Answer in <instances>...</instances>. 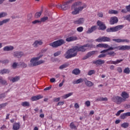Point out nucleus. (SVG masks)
Listing matches in <instances>:
<instances>
[{"label":"nucleus","mask_w":130,"mask_h":130,"mask_svg":"<svg viewBox=\"0 0 130 130\" xmlns=\"http://www.w3.org/2000/svg\"><path fill=\"white\" fill-rule=\"evenodd\" d=\"M73 94V93L72 92H71V93H69L68 94H67L66 95H64L63 96V98L64 99H66L67 98H68L69 97L71 96V95H72Z\"/></svg>","instance_id":"nucleus-41"},{"label":"nucleus","mask_w":130,"mask_h":130,"mask_svg":"<svg viewBox=\"0 0 130 130\" xmlns=\"http://www.w3.org/2000/svg\"><path fill=\"white\" fill-rule=\"evenodd\" d=\"M60 100V98H55L53 101H54V102H57L59 101Z\"/></svg>","instance_id":"nucleus-62"},{"label":"nucleus","mask_w":130,"mask_h":130,"mask_svg":"<svg viewBox=\"0 0 130 130\" xmlns=\"http://www.w3.org/2000/svg\"><path fill=\"white\" fill-rule=\"evenodd\" d=\"M83 82H84V78L83 79V78H79V79H77V80H74L73 81V84H78L81 83H82Z\"/></svg>","instance_id":"nucleus-24"},{"label":"nucleus","mask_w":130,"mask_h":130,"mask_svg":"<svg viewBox=\"0 0 130 130\" xmlns=\"http://www.w3.org/2000/svg\"><path fill=\"white\" fill-rule=\"evenodd\" d=\"M83 29H84L83 27L79 26V27H77V31H78L79 32H81L83 31Z\"/></svg>","instance_id":"nucleus-43"},{"label":"nucleus","mask_w":130,"mask_h":130,"mask_svg":"<svg viewBox=\"0 0 130 130\" xmlns=\"http://www.w3.org/2000/svg\"><path fill=\"white\" fill-rule=\"evenodd\" d=\"M117 71H118L119 73H122V68H121V67H118V69H117Z\"/></svg>","instance_id":"nucleus-61"},{"label":"nucleus","mask_w":130,"mask_h":130,"mask_svg":"<svg viewBox=\"0 0 130 130\" xmlns=\"http://www.w3.org/2000/svg\"><path fill=\"white\" fill-rule=\"evenodd\" d=\"M77 40H78V37L76 36H71V37H68L66 39V41L67 42H74Z\"/></svg>","instance_id":"nucleus-16"},{"label":"nucleus","mask_w":130,"mask_h":130,"mask_svg":"<svg viewBox=\"0 0 130 130\" xmlns=\"http://www.w3.org/2000/svg\"><path fill=\"white\" fill-rule=\"evenodd\" d=\"M10 71L8 69H3L2 70H0V74L3 75L5 74L9 73Z\"/></svg>","instance_id":"nucleus-32"},{"label":"nucleus","mask_w":130,"mask_h":130,"mask_svg":"<svg viewBox=\"0 0 130 130\" xmlns=\"http://www.w3.org/2000/svg\"><path fill=\"white\" fill-rule=\"evenodd\" d=\"M104 43L99 44L96 45V47L98 48H103Z\"/></svg>","instance_id":"nucleus-55"},{"label":"nucleus","mask_w":130,"mask_h":130,"mask_svg":"<svg viewBox=\"0 0 130 130\" xmlns=\"http://www.w3.org/2000/svg\"><path fill=\"white\" fill-rule=\"evenodd\" d=\"M98 16L99 17L103 18V14L102 12H100L98 14Z\"/></svg>","instance_id":"nucleus-57"},{"label":"nucleus","mask_w":130,"mask_h":130,"mask_svg":"<svg viewBox=\"0 0 130 130\" xmlns=\"http://www.w3.org/2000/svg\"><path fill=\"white\" fill-rule=\"evenodd\" d=\"M112 101L117 104H121V103L123 102V99L118 96H115L112 99Z\"/></svg>","instance_id":"nucleus-9"},{"label":"nucleus","mask_w":130,"mask_h":130,"mask_svg":"<svg viewBox=\"0 0 130 130\" xmlns=\"http://www.w3.org/2000/svg\"><path fill=\"white\" fill-rule=\"evenodd\" d=\"M111 47L109 45H108V44H106V43H103V48L107 49V48H110Z\"/></svg>","instance_id":"nucleus-46"},{"label":"nucleus","mask_w":130,"mask_h":130,"mask_svg":"<svg viewBox=\"0 0 130 130\" xmlns=\"http://www.w3.org/2000/svg\"><path fill=\"white\" fill-rule=\"evenodd\" d=\"M7 105H8L7 103L2 104L0 105V109H3L4 108H5Z\"/></svg>","instance_id":"nucleus-47"},{"label":"nucleus","mask_w":130,"mask_h":130,"mask_svg":"<svg viewBox=\"0 0 130 130\" xmlns=\"http://www.w3.org/2000/svg\"><path fill=\"white\" fill-rule=\"evenodd\" d=\"M126 116H130V112H127L122 114L120 116V118L122 119H124Z\"/></svg>","instance_id":"nucleus-30"},{"label":"nucleus","mask_w":130,"mask_h":130,"mask_svg":"<svg viewBox=\"0 0 130 130\" xmlns=\"http://www.w3.org/2000/svg\"><path fill=\"white\" fill-rule=\"evenodd\" d=\"M123 73L126 74H130V69L128 68V67H127L125 69H124Z\"/></svg>","instance_id":"nucleus-40"},{"label":"nucleus","mask_w":130,"mask_h":130,"mask_svg":"<svg viewBox=\"0 0 130 130\" xmlns=\"http://www.w3.org/2000/svg\"><path fill=\"white\" fill-rule=\"evenodd\" d=\"M111 39L108 37H99V38L95 40V41L99 43L101 42H110Z\"/></svg>","instance_id":"nucleus-8"},{"label":"nucleus","mask_w":130,"mask_h":130,"mask_svg":"<svg viewBox=\"0 0 130 130\" xmlns=\"http://www.w3.org/2000/svg\"><path fill=\"white\" fill-rule=\"evenodd\" d=\"M130 50V45H122L118 46H111L107 49H104L101 51V53H106L110 50Z\"/></svg>","instance_id":"nucleus-3"},{"label":"nucleus","mask_w":130,"mask_h":130,"mask_svg":"<svg viewBox=\"0 0 130 130\" xmlns=\"http://www.w3.org/2000/svg\"><path fill=\"white\" fill-rule=\"evenodd\" d=\"M48 17L47 16H44L41 18V22H45L46 21L48 20Z\"/></svg>","instance_id":"nucleus-39"},{"label":"nucleus","mask_w":130,"mask_h":130,"mask_svg":"<svg viewBox=\"0 0 130 130\" xmlns=\"http://www.w3.org/2000/svg\"><path fill=\"white\" fill-rule=\"evenodd\" d=\"M93 45L89 43L84 44L82 46H76L73 48L67 50L66 54H64L66 59H70L72 57H74L77 56L78 52H84L86 51L87 48H93Z\"/></svg>","instance_id":"nucleus-1"},{"label":"nucleus","mask_w":130,"mask_h":130,"mask_svg":"<svg viewBox=\"0 0 130 130\" xmlns=\"http://www.w3.org/2000/svg\"><path fill=\"white\" fill-rule=\"evenodd\" d=\"M61 53V51H58L54 53V56L56 57L59 56Z\"/></svg>","instance_id":"nucleus-45"},{"label":"nucleus","mask_w":130,"mask_h":130,"mask_svg":"<svg viewBox=\"0 0 130 130\" xmlns=\"http://www.w3.org/2000/svg\"><path fill=\"white\" fill-rule=\"evenodd\" d=\"M125 18L126 19V20L130 22V14L126 15Z\"/></svg>","instance_id":"nucleus-58"},{"label":"nucleus","mask_w":130,"mask_h":130,"mask_svg":"<svg viewBox=\"0 0 130 130\" xmlns=\"http://www.w3.org/2000/svg\"><path fill=\"white\" fill-rule=\"evenodd\" d=\"M6 97L5 94L4 93L0 94V99H4Z\"/></svg>","instance_id":"nucleus-60"},{"label":"nucleus","mask_w":130,"mask_h":130,"mask_svg":"<svg viewBox=\"0 0 130 130\" xmlns=\"http://www.w3.org/2000/svg\"><path fill=\"white\" fill-rule=\"evenodd\" d=\"M33 24H36L37 23H41V21L39 20H35L32 22Z\"/></svg>","instance_id":"nucleus-48"},{"label":"nucleus","mask_w":130,"mask_h":130,"mask_svg":"<svg viewBox=\"0 0 130 130\" xmlns=\"http://www.w3.org/2000/svg\"><path fill=\"white\" fill-rule=\"evenodd\" d=\"M121 126L124 128H127L129 126V123L127 122H124L121 125Z\"/></svg>","instance_id":"nucleus-37"},{"label":"nucleus","mask_w":130,"mask_h":130,"mask_svg":"<svg viewBox=\"0 0 130 130\" xmlns=\"http://www.w3.org/2000/svg\"><path fill=\"white\" fill-rule=\"evenodd\" d=\"M43 44L42 40H36L32 44L35 48H37L39 46H41Z\"/></svg>","instance_id":"nucleus-15"},{"label":"nucleus","mask_w":130,"mask_h":130,"mask_svg":"<svg viewBox=\"0 0 130 130\" xmlns=\"http://www.w3.org/2000/svg\"><path fill=\"white\" fill-rule=\"evenodd\" d=\"M69 64L66 63L65 64H63V65H61L60 66H59V69L63 70V69L67 68Z\"/></svg>","instance_id":"nucleus-36"},{"label":"nucleus","mask_w":130,"mask_h":130,"mask_svg":"<svg viewBox=\"0 0 130 130\" xmlns=\"http://www.w3.org/2000/svg\"><path fill=\"white\" fill-rule=\"evenodd\" d=\"M17 65H18V63H15V62L13 63V64L12 65L13 68V69H16V68L17 67Z\"/></svg>","instance_id":"nucleus-59"},{"label":"nucleus","mask_w":130,"mask_h":130,"mask_svg":"<svg viewBox=\"0 0 130 130\" xmlns=\"http://www.w3.org/2000/svg\"><path fill=\"white\" fill-rule=\"evenodd\" d=\"M113 41H114L116 43H129L130 41L128 39H113Z\"/></svg>","instance_id":"nucleus-11"},{"label":"nucleus","mask_w":130,"mask_h":130,"mask_svg":"<svg viewBox=\"0 0 130 130\" xmlns=\"http://www.w3.org/2000/svg\"><path fill=\"white\" fill-rule=\"evenodd\" d=\"M43 98V96H41V95H37V96H32L30 100L32 102H34V101H38L40 99H41Z\"/></svg>","instance_id":"nucleus-21"},{"label":"nucleus","mask_w":130,"mask_h":130,"mask_svg":"<svg viewBox=\"0 0 130 130\" xmlns=\"http://www.w3.org/2000/svg\"><path fill=\"white\" fill-rule=\"evenodd\" d=\"M85 105L88 107L90 106V101H88L85 102Z\"/></svg>","instance_id":"nucleus-56"},{"label":"nucleus","mask_w":130,"mask_h":130,"mask_svg":"<svg viewBox=\"0 0 130 130\" xmlns=\"http://www.w3.org/2000/svg\"><path fill=\"white\" fill-rule=\"evenodd\" d=\"M42 14V12H37L36 13L35 15V17L36 18H40V17L41 16Z\"/></svg>","instance_id":"nucleus-38"},{"label":"nucleus","mask_w":130,"mask_h":130,"mask_svg":"<svg viewBox=\"0 0 130 130\" xmlns=\"http://www.w3.org/2000/svg\"><path fill=\"white\" fill-rule=\"evenodd\" d=\"M2 21L4 23V24H5V23H7L8 22H9L10 19L9 18L5 19L3 20Z\"/></svg>","instance_id":"nucleus-53"},{"label":"nucleus","mask_w":130,"mask_h":130,"mask_svg":"<svg viewBox=\"0 0 130 130\" xmlns=\"http://www.w3.org/2000/svg\"><path fill=\"white\" fill-rule=\"evenodd\" d=\"M64 103V102H59L57 104V106H61V105H63Z\"/></svg>","instance_id":"nucleus-63"},{"label":"nucleus","mask_w":130,"mask_h":130,"mask_svg":"<svg viewBox=\"0 0 130 130\" xmlns=\"http://www.w3.org/2000/svg\"><path fill=\"white\" fill-rule=\"evenodd\" d=\"M43 56V54L40 55L39 56L36 57H33L30 60V63L29 64V67H33L38 66L45 62L44 60H40V61H37L39 60Z\"/></svg>","instance_id":"nucleus-4"},{"label":"nucleus","mask_w":130,"mask_h":130,"mask_svg":"<svg viewBox=\"0 0 130 130\" xmlns=\"http://www.w3.org/2000/svg\"><path fill=\"white\" fill-rule=\"evenodd\" d=\"M20 80V76H15V77H13L12 79L10 80L13 83L17 82Z\"/></svg>","instance_id":"nucleus-29"},{"label":"nucleus","mask_w":130,"mask_h":130,"mask_svg":"<svg viewBox=\"0 0 130 130\" xmlns=\"http://www.w3.org/2000/svg\"><path fill=\"white\" fill-rule=\"evenodd\" d=\"M107 56L109 55L110 57H114L116 55V53L114 51H108L106 53Z\"/></svg>","instance_id":"nucleus-28"},{"label":"nucleus","mask_w":130,"mask_h":130,"mask_svg":"<svg viewBox=\"0 0 130 130\" xmlns=\"http://www.w3.org/2000/svg\"><path fill=\"white\" fill-rule=\"evenodd\" d=\"M85 85L88 87H92L93 85V82L87 80V78H84V81Z\"/></svg>","instance_id":"nucleus-23"},{"label":"nucleus","mask_w":130,"mask_h":130,"mask_svg":"<svg viewBox=\"0 0 130 130\" xmlns=\"http://www.w3.org/2000/svg\"><path fill=\"white\" fill-rule=\"evenodd\" d=\"M118 21V18L116 16H114L111 18L110 23L111 25H113L114 24L117 23Z\"/></svg>","instance_id":"nucleus-17"},{"label":"nucleus","mask_w":130,"mask_h":130,"mask_svg":"<svg viewBox=\"0 0 130 130\" xmlns=\"http://www.w3.org/2000/svg\"><path fill=\"white\" fill-rule=\"evenodd\" d=\"M84 18H80L78 20H76L74 21V23L75 24H82L84 23Z\"/></svg>","instance_id":"nucleus-18"},{"label":"nucleus","mask_w":130,"mask_h":130,"mask_svg":"<svg viewBox=\"0 0 130 130\" xmlns=\"http://www.w3.org/2000/svg\"><path fill=\"white\" fill-rule=\"evenodd\" d=\"M13 55L15 57L20 58L23 56V52L22 51H15Z\"/></svg>","instance_id":"nucleus-12"},{"label":"nucleus","mask_w":130,"mask_h":130,"mask_svg":"<svg viewBox=\"0 0 130 130\" xmlns=\"http://www.w3.org/2000/svg\"><path fill=\"white\" fill-rule=\"evenodd\" d=\"M20 127L19 123H15L13 125V130H18Z\"/></svg>","instance_id":"nucleus-25"},{"label":"nucleus","mask_w":130,"mask_h":130,"mask_svg":"<svg viewBox=\"0 0 130 130\" xmlns=\"http://www.w3.org/2000/svg\"><path fill=\"white\" fill-rule=\"evenodd\" d=\"M0 83L2 85H7V84L6 80H5V79H3L2 77H0Z\"/></svg>","instance_id":"nucleus-35"},{"label":"nucleus","mask_w":130,"mask_h":130,"mask_svg":"<svg viewBox=\"0 0 130 130\" xmlns=\"http://www.w3.org/2000/svg\"><path fill=\"white\" fill-rule=\"evenodd\" d=\"M32 14H31V13L29 14L28 15V16H27V20H28V21H30L31 19V18H32Z\"/></svg>","instance_id":"nucleus-51"},{"label":"nucleus","mask_w":130,"mask_h":130,"mask_svg":"<svg viewBox=\"0 0 130 130\" xmlns=\"http://www.w3.org/2000/svg\"><path fill=\"white\" fill-rule=\"evenodd\" d=\"M66 43L63 39H59L49 44V45L53 48H56Z\"/></svg>","instance_id":"nucleus-6"},{"label":"nucleus","mask_w":130,"mask_h":130,"mask_svg":"<svg viewBox=\"0 0 130 130\" xmlns=\"http://www.w3.org/2000/svg\"><path fill=\"white\" fill-rule=\"evenodd\" d=\"M97 28L96 25L92 26L91 28H88V30L86 31L87 34H90L94 31Z\"/></svg>","instance_id":"nucleus-19"},{"label":"nucleus","mask_w":130,"mask_h":130,"mask_svg":"<svg viewBox=\"0 0 130 130\" xmlns=\"http://www.w3.org/2000/svg\"><path fill=\"white\" fill-rule=\"evenodd\" d=\"M126 9H122L121 12L124 14L126 13L127 12H130V4L126 6Z\"/></svg>","instance_id":"nucleus-26"},{"label":"nucleus","mask_w":130,"mask_h":130,"mask_svg":"<svg viewBox=\"0 0 130 130\" xmlns=\"http://www.w3.org/2000/svg\"><path fill=\"white\" fill-rule=\"evenodd\" d=\"M107 53H102L101 54H100L98 56V58H103V57H105L107 56Z\"/></svg>","instance_id":"nucleus-44"},{"label":"nucleus","mask_w":130,"mask_h":130,"mask_svg":"<svg viewBox=\"0 0 130 130\" xmlns=\"http://www.w3.org/2000/svg\"><path fill=\"white\" fill-rule=\"evenodd\" d=\"M121 96L124 102L126 101V99L129 98V94L126 92V91H122Z\"/></svg>","instance_id":"nucleus-14"},{"label":"nucleus","mask_w":130,"mask_h":130,"mask_svg":"<svg viewBox=\"0 0 130 130\" xmlns=\"http://www.w3.org/2000/svg\"><path fill=\"white\" fill-rule=\"evenodd\" d=\"M70 127L72 129H75V130H77V127L75 125L74 122H72L70 125Z\"/></svg>","instance_id":"nucleus-33"},{"label":"nucleus","mask_w":130,"mask_h":130,"mask_svg":"<svg viewBox=\"0 0 130 130\" xmlns=\"http://www.w3.org/2000/svg\"><path fill=\"white\" fill-rule=\"evenodd\" d=\"M97 24L99 26L100 30H105L107 28L105 24H104L103 22H102L100 20H98L97 21Z\"/></svg>","instance_id":"nucleus-10"},{"label":"nucleus","mask_w":130,"mask_h":130,"mask_svg":"<svg viewBox=\"0 0 130 130\" xmlns=\"http://www.w3.org/2000/svg\"><path fill=\"white\" fill-rule=\"evenodd\" d=\"M81 71L79 68H75V69H74L72 71V74L75 75H78L80 74Z\"/></svg>","instance_id":"nucleus-27"},{"label":"nucleus","mask_w":130,"mask_h":130,"mask_svg":"<svg viewBox=\"0 0 130 130\" xmlns=\"http://www.w3.org/2000/svg\"><path fill=\"white\" fill-rule=\"evenodd\" d=\"M93 63L94 64L98 65H102L105 63L104 60H101L99 59V60H96V61H93Z\"/></svg>","instance_id":"nucleus-20"},{"label":"nucleus","mask_w":130,"mask_h":130,"mask_svg":"<svg viewBox=\"0 0 130 130\" xmlns=\"http://www.w3.org/2000/svg\"><path fill=\"white\" fill-rule=\"evenodd\" d=\"M73 1L74 0H70L67 2H63L62 5L61 4L57 5L56 7L59 9H62L63 11H66L70 7V4H71Z\"/></svg>","instance_id":"nucleus-5"},{"label":"nucleus","mask_w":130,"mask_h":130,"mask_svg":"<svg viewBox=\"0 0 130 130\" xmlns=\"http://www.w3.org/2000/svg\"><path fill=\"white\" fill-rule=\"evenodd\" d=\"M81 5L82 3L80 2H76L72 5V9H74V11L72 12L73 15L78 14L80 12H81L84 8H86V5L85 4H84L83 6H81Z\"/></svg>","instance_id":"nucleus-2"},{"label":"nucleus","mask_w":130,"mask_h":130,"mask_svg":"<svg viewBox=\"0 0 130 130\" xmlns=\"http://www.w3.org/2000/svg\"><path fill=\"white\" fill-rule=\"evenodd\" d=\"M1 18H3L7 16V13L6 12H2L1 13Z\"/></svg>","instance_id":"nucleus-49"},{"label":"nucleus","mask_w":130,"mask_h":130,"mask_svg":"<svg viewBox=\"0 0 130 130\" xmlns=\"http://www.w3.org/2000/svg\"><path fill=\"white\" fill-rule=\"evenodd\" d=\"M4 51H10L14 49V47L13 46H6L3 48Z\"/></svg>","instance_id":"nucleus-22"},{"label":"nucleus","mask_w":130,"mask_h":130,"mask_svg":"<svg viewBox=\"0 0 130 130\" xmlns=\"http://www.w3.org/2000/svg\"><path fill=\"white\" fill-rule=\"evenodd\" d=\"M95 70H90L88 72V75L91 76L92 75L95 74Z\"/></svg>","instance_id":"nucleus-42"},{"label":"nucleus","mask_w":130,"mask_h":130,"mask_svg":"<svg viewBox=\"0 0 130 130\" xmlns=\"http://www.w3.org/2000/svg\"><path fill=\"white\" fill-rule=\"evenodd\" d=\"M2 62L3 63H8L9 62V60H4V61Z\"/></svg>","instance_id":"nucleus-64"},{"label":"nucleus","mask_w":130,"mask_h":130,"mask_svg":"<svg viewBox=\"0 0 130 130\" xmlns=\"http://www.w3.org/2000/svg\"><path fill=\"white\" fill-rule=\"evenodd\" d=\"M96 51H91L88 52L87 54L83 58V60H85L89 57H90L93 55L95 54Z\"/></svg>","instance_id":"nucleus-13"},{"label":"nucleus","mask_w":130,"mask_h":130,"mask_svg":"<svg viewBox=\"0 0 130 130\" xmlns=\"http://www.w3.org/2000/svg\"><path fill=\"white\" fill-rule=\"evenodd\" d=\"M124 111V110H120V111H119L116 114V115L117 116H119L120 115V114H121L122 112H123Z\"/></svg>","instance_id":"nucleus-52"},{"label":"nucleus","mask_w":130,"mask_h":130,"mask_svg":"<svg viewBox=\"0 0 130 130\" xmlns=\"http://www.w3.org/2000/svg\"><path fill=\"white\" fill-rule=\"evenodd\" d=\"M107 63L108 64H115V62L114 61H112V60L107 61Z\"/></svg>","instance_id":"nucleus-54"},{"label":"nucleus","mask_w":130,"mask_h":130,"mask_svg":"<svg viewBox=\"0 0 130 130\" xmlns=\"http://www.w3.org/2000/svg\"><path fill=\"white\" fill-rule=\"evenodd\" d=\"M124 27L123 25H119L114 27L108 28L106 29L107 32H114L122 29Z\"/></svg>","instance_id":"nucleus-7"},{"label":"nucleus","mask_w":130,"mask_h":130,"mask_svg":"<svg viewBox=\"0 0 130 130\" xmlns=\"http://www.w3.org/2000/svg\"><path fill=\"white\" fill-rule=\"evenodd\" d=\"M123 60L122 59H121L120 60H117L116 61H114V64H117L119 63H120L121 61H122Z\"/></svg>","instance_id":"nucleus-50"},{"label":"nucleus","mask_w":130,"mask_h":130,"mask_svg":"<svg viewBox=\"0 0 130 130\" xmlns=\"http://www.w3.org/2000/svg\"><path fill=\"white\" fill-rule=\"evenodd\" d=\"M21 106L24 107H29L30 106V104H29V103L28 102H22L21 103Z\"/></svg>","instance_id":"nucleus-34"},{"label":"nucleus","mask_w":130,"mask_h":130,"mask_svg":"<svg viewBox=\"0 0 130 130\" xmlns=\"http://www.w3.org/2000/svg\"><path fill=\"white\" fill-rule=\"evenodd\" d=\"M109 14H115V15H117L118 14V11H116V10H109V12H108Z\"/></svg>","instance_id":"nucleus-31"}]
</instances>
